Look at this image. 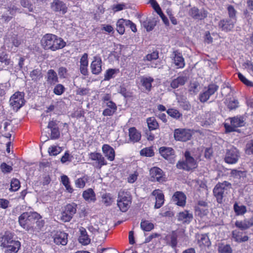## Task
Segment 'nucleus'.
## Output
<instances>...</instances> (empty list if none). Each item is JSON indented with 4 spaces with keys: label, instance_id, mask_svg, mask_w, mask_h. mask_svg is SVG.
Segmentation results:
<instances>
[{
    "label": "nucleus",
    "instance_id": "nucleus-28",
    "mask_svg": "<svg viewBox=\"0 0 253 253\" xmlns=\"http://www.w3.org/2000/svg\"><path fill=\"white\" fill-rule=\"evenodd\" d=\"M188 79L186 76H180L177 78L173 79L170 83V86L173 88H178L180 86L183 85Z\"/></svg>",
    "mask_w": 253,
    "mask_h": 253
},
{
    "label": "nucleus",
    "instance_id": "nucleus-7",
    "mask_svg": "<svg viewBox=\"0 0 253 253\" xmlns=\"http://www.w3.org/2000/svg\"><path fill=\"white\" fill-rule=\"evenodd\" d=\"M227 11L229 16L231 19L229 21L222 20V30L230 31L234 28V23L235 22L236 11L233 6L228 5L227 6Z\"/></svg>",
    "mask_w": 253,
    "mask_h": 253
},
{
    "label": "nucleus",
    "instance_id": "nucleus-45",
    "mask_svg": "<svg viewBox=\"0 0 253 253\" xmlns=\"http://www.w3.org/2000/svg\"><path fill=\"white\" fill-rule=\"evenodd\" d=\"M234 210L237 215H243L247 211L246 206L243 205L239 206L237 203H235L234 205Z\"/></svg>",
    "mask_w": 253,
    "mask_h": 253
},
{
    "label": "nucleus",
    "instance_id": "nucleus-29",
    "mask_svg": "<svg viewBox=\"0 0 253 253\" xmlns=\"http://www.w3.org/2000/svg\"><path fill=\"white\" fill-rule=\"evenodd\" d=\"M58 82L57 73L52 69L49 70L46 75V83L50 85H53Z\"/></svg>",
    "mask_w": 253,
    "mask_h": 253
},
{
    "label": "nucleus",
    "instance_id": "nucleus-63",
    "mask_svg": "<svg viewBox=\"0 0 253 253\" xmlns=\"http://www.w3.org/2000/svg\"><path fill=\"white\" fill-rule=\"evenodd\" d=\"M0 62L4 63L5 65H8L10 63V60L6 54H0Z\"/></svg>",
    "mask_w": 253,
    "mask_h": 253
},
{
    "label": "nucleus",
    "instance_id": "nucleus-30",
    "mask_svg": "<svg viewBox=\"0 0 253 253\" xmlns=\"http://www.w3.org/2000/svg\"><path fill=\"white\" fill-rule=\"evenodd\" d=\"M21 246L20 242L18 241H14L11 243L7 247H4L5 248V253H16L18 252Z\"/></svg>",
    "mask_w": 253,
    "mask_h": 253
},
{
    "label": "nucleus",
    "instance_id": "nucleus-52",
    "mask_svg": "<svg viewBox=\"0 0 253 253\" xmlns=\"http://www.w3.org/2000/svg\"><path fill=\"white\" fill-rule=\"evenodd\" d=\"M65 87L61 84H57L53 89V92L57 95H60L65 91Z\"/></svg>",
    "mask_w": 253,
    "mask_h": 253
},
{
    "label": "nucleus",
    "instance_id": "nucleus-64",
    "mask_svg": "<svg viewBox=\"0 0 253 253\" xmlns=\"http://www.w3.org/2000/svg\"><path fill=\"white\" fill-rule=\"evenodd\" d=\"M72 156H70L68 152L65 153L64 155L61 158V162L62 163H65L67 162H71L72 160Z\"/></svg>",
    "mask_w": 253,
    "mask_h": 253
},
{
    "label": "nucleus",
    "instance_id": "nucleus-11",
    "mask_svg": "<svg viewBox=\"0 0 253 253\" xmlns=\"http://www.w3.org/2000/svg\"><path fill=\"white\" fill-rule=\"evenodd\" d=\"M150 175L151 181L163 182L165 181L163 170L158 167H153L150 170Z\"/></svg>",
    "mask_w": 253,
    "mask_h": 253
},
{
    "label": "nucleus",
    "instance_id": "nucleus-57",
    "mask_svg": "<svg viewBox=\"0 0 253 253\" xmlns=\"http://www.w3.org/2000/svg\"><path fill=\"white\" fill-rule=\"evenodd\" d=\"M0 168L1 171L3 173L10 172L12 170V167L7 165L5 163H2L1 164Z\"/></svg>",
    "mask_w": 253,
    "mask_h": 253
},
{
    "label": "nucleus",
    "instance_id": "nucleus-46",
    "mask_svg": "<svg viewBox=\"0 0 253 253\" xmlns=\"http://www.w3.org/2000/svg\"><path fill=\"white\" fill-rule=\"evenodd\" d=\"M62 151L61 147L57 146H51L49 147L48 152L50 156H56Z\"/></svg>",
    "mask_w": 253,
    "mask_h": 253
},
{
    "label": "nucleus",
    "instance_id": "nucleus-53",
    "mask_svg": "<svg viewBox=\"0 0 253 253\" xmlns=\"http://www.w3.org/2000/svg\"><path fill=\"white\" fill-rule=\"evenodd\" d=\"M11 188L12 191H16L20 187L19 181L17 179H13L11 181Z\"/></svg>",
    "mask_w": 253,
    "mask_h": 253
},
{
    "label": "nucleus",
    "instance_id": "nucleus-39",
    "mask_svg": "<svg viewBox=\"0 0 253 253\" xmlns=\"http://www.w3.org/2000/svg\"><path fill=\"white\" fill-rule=\"evenodd\" d=\"M140 227L144 231H150L154 227V224L148 220H142L140 223Z\"/></svg>",
    "mask_w": 253,
    "mask_h": 253
},
{
    "label": "nucleus",
    "instance_id": "nucleus-19",
    "mask_svg": "<svg viewBox=\"0 0 253 253\" xmlns=\"http://www.w3.org/2000/svg\"><path fill=\"white\" fill-rule=\"evenodd\" d=\"M152 195L155 197L156 203L154 206L155 209L160 208L164 203V195L162 192L159 189L154 190Z\"/></svg>",
    "mask_w": 253,
    "mask_h": 253
},
{
    "label": "nucleus",
    "instance_id": "nucleus-54",
    "mask_svg": "<svg viewBox=\"0 0 253 253\" xmlns=\"http://www.w3.org/2000/svg\"><path fill=\"white\" fill-rule=\"evenodd\" d=\"M50 131V138L51 139H57L59 138L60 133L58 127L51 129Z\"/></svg>",
    "mask_w": 253,
    "mask_h": 253
},
{
    "label": "nucleus",
    "instance_id": "nucleus-21",
    "mask_svg": "<svg viewBox=\"0 0 253 253\" xmlns=\"http://www.w3.org/2000/svg\"><path fill=\"white\" fill-rule=\"evenodd\" d=\"M139 81L141 85L145 90L150 91L152 87V84L154 82V79L149 76H141L139 77Z\"/></svg>",
    "mask_w": 253,
    "mask_h": 253
},
{
    "label": "nucleus",
    "instance_id": "nucleus-62",
    "mask_svg": "<svg viewBox=\"0 0 253 253\" xmlns=\"http://www.w3.org/2000/svg\"><path fill=\"white\" fill-rule=\"evenodd\" d=\"M233 236L236 239L237 241L240 242H246L249 240V237L248 236H244L243 237H241L236 234V231H233Z\"/></svg>",
    "mask_w": 253,
    "mask_h": 253
},
{
    "label": "nucleus",
    "instance_id": "nucleus-55",
    "mask_svg": "<svg viewBox=\"0 0 253 253\" xmlns=\"http://www.w3.org/2000/svg\"><path fill=\"white\" fill-rule=\"evenodd\" d=\"M222 89H223V92L225 94V98L233 96L234 92L230 86L227 85L226 86H224Z\"/></svg>",
    "mask_w": 253,
    "mask_h": 253
},
{
    "label": "nucleus",
    "instance_id": "nucleus-17",
    "mask_svg": "<svg viewBox=\"0 0 253 253\" xmlns=\"http://www.w3.org/2000/svg\"><path fill=\"white\" fill-rule=\"evenodd\" d=\"M54 242L56 245H66L68 242V234L64 232L57 231L53 235Z\"/></svg>",
    "mask_w": 253,
    "mask_h": 253
},
{
    "label": "nucleus",
    "instance_id": "nucleus-33",
    "mask_svg": "<svg viewBox=\"0 0 253 253\" xmlns=\"http://www.w3.org/2000/svg\"><path fill=\"white\" fill-rule=\"evenodd\" d=\"M30 77L34 82H39L42 78V74L41 70L34 69L30 73Z\"/></svg>",
    "mask_w": 253,
    "mask_h": 253
},
{
    "label": "nucleus",
    "instance_id": "nucleus-38",
    "mask_svg": "<svg viewBox=\"0 0 253 253\" xmlns=\"http://www.w3.org/2000/svg\"><path fill=\"white\" fill-rule=\"evenodd\" d=\"M213 193L216 198L217 202L219 204L221 203V184L220 183L216 185L213 189Z\"/></svg>",
    "mask_w": 253,
    "mask_h": 253
},
{
    "label": "nucleus",
    "instance_id": "nucleus-50",
    "mask_svg": "<svg viewBox=\"0 0 253 253\" xmlns=\"http://www.w3.org/2000/svg\"><path fill=\"white\" fill-rule=\"evenodd\" d=\"M167 112L169 115L175 119L179 118L182 115L177 110L175 109H169Z\"/></svg>",
    "mask_w": 253,
    "mask_h": 253
},
{
    "label": "nucleus",
    "instance_id": "nucleus-51",
    "mask_svg": "<svg viewBox=\"0 0 253 253\" xmlns=\"http://www.w3.org/2000/svg\"><path fill=\"white\" fill-rule=\"evenodd\" d=\"M87 178L85 177L78 178L75 181L76 186L79 188H83L87 181Z\"/></svg>",
    "mask_w": 253,
    "mask_h": 253
},
{
    "label": "nucleus",
    "instance_id": "nucleus-15",
    "mask_svg": "<svg viewBox=\"0 0 253 253\" xmlns=\"http://www.w3.org/2000/svg\"><path fill=\"white\" fill-rule=\"evenodd\" d=\"M161 155L166 160L170 162L174 161L175 153L174 150L170 147H161L159 149Z\"/></svg>",
    "mask_w": 253,
    "mask_h": 253
},
{
    "label": "nucleus",
    "instance_id": "nucleus-27",
    "mask_svg": "<svg viewBox=\"0 0 253 253\" xmlns=\"http://www.w3.org/2000/svg\"><path fill=\"white\" fill-rule=\"evenodd\" d=\"M172 200L178 206L183 207L186 203V196L181 192H176L172 197Z\"/></svg>",
    "mask_w": 253,
    "mask_h": 253
},
{
    "label": "nucleus",
    "instance_id": "nucleus-43",
    "mask_svg": "<svg viewBox=\"0 0 253 253\" xmlns=\"http://www.w3.org/2000/svg\"><path fill=\"white\" fill-rule=\"evenodd\" d=\"M114 201V198L109 193H105L102 196V202L106 206H110Z\"/></svg>",
    "mask_w": 253,
    "mask_h": 253
},
{
    "label": "nucleus",
    "instance_id": "nucleus-12",
    "mask_svg": "<svg viewBox=\"0 0 253 253\" xmlns=\"http://www.w3.org/2000/svg\"><path fill=\"white\" fill-rule=\"evenodd\" d=\"M189 15L196 20H203L207 17L208 12L204 9H199L197 7H192L189 11Z\"/></svg>",
    "mask_w": 253,
    "mask_h": 253
},
{
    "label": "nucleus",
    "instance_id": "nucleus-24",
    "mask_svg": "<svg viewBox=\"0 0 253 253\" xmlns=\"http://www.w3.org/2000/svg\"><path fill=\"white\" fill-rule=\"evenodd\" d=\"M128 135L129 141L133 143L138 142L141 137V133L134 127L129 128Z\"/></svg>",
    "mask_w": 253,
    "mask_h": 253
},
{
    "label": "nucleus",
    "instance_id": "nucleus-34",
    "mask_svg": "<svg viewBox=\"0 0 253 253\" xmlns=\"http://www.w3.org/2000/svg\"><path fill=\"white\" fill-rule=\"evenodd\" d=\"M207 206V203L203 201H200L198 202V206L196 207L195 211L197 214L201 216L207 214L208 212L207 209H203L200 207L206 208Z\"/></svg>",
    "mask_w": 253,
    "mask_h": 253
},
{
    "label": "nucleus",
    "instance_id": "nucleus-23",
    "mask_svg": "<svg viewBox=\"0 0 253 253\" xmlns=\"http://www.w3.org/2000/svg\"><path fill=\"white\" fill-rule=\"evenodd\" d=\"M103 106L106 107L102 113V115L104 116H113L117 110V106L114 102L108 103V104H106Z\"/></svg>",
    "mask_w": 253,
    "mask_h": 253
},
{
    "label": "nucleus",
    "instance_id": "nucleus-59",
    "mask_svg": "<svg viewBox=\"0 0 253 253\" xmlns=\"http://www.w3.org/2000/svg\"><path fill=\"white\" fill-rule=\"evenodd\" d=\"M101 100L103 102L102 105H104L108 103H110L113 102L111 100V94L106 93L103 95L102 97Z\"/></svg>",
    "mask_w": 253,
    "mask_h": 253
},
{
    "label": "nucleus",
    "instance_id": "nucleus-25",
    "mask_svg": "<svg viewBox=\"0 0 253 253\" xmlns=\"http://www.w3.org/2000/svg\"><path fill=\"white\" fill-rule=\"evenodd\" d=\"M193 214L187 211L179 212L177 219L184 224H189L193 219Z\"/></svg>",
    "mask_w": 253,
    "mask_h": 253
},
{
    "label": "nucleus",
    "instance_id": "nucleus-56",
    "mask_svg": "<svg viewBox=\"0 0 253 253\" xmlns=\"http://www.w3.org/2000/svg\"><path fill=\"white\" fill-rule=\"evenodd\" d=\"M159 57V54L157 51H154L151 53L148 54L145 57V59L149 61L157 60Z\"/></svg>",
    "mask_w": 253,
    "mask_h": 253
},
{
    "label": "nucleus",
    "instance_id": "nucleus-13",
    "mask_svg": "<svg viewBox=\"0 0 253 253\" xmlns=\"http://www.w3.org/2000/svg\"><path fill=\"white\" fill-rule=\"evenodd\" d=\"M191 133L187 130L183 129H176L174 133L175 140L181 141H186L190 139Z\"/></svg>",
    "mask_w": 253,
    "mask_h": 253
},
{
    "label": "nucleus",
    "instance_id": "nucleus-16",
    "mask_svg": "<svg viewBox=\"0 0 253 253\" xmlns=\"http://www.w3.org/2000/svg\"><path fill=\"white\" fill-rule=\"evenodd\" d=\"M89 159L96 161L97 167L100 169L103 166L106 165L107 163L104 157L100 153L91 152L88 155Z\"/></svg>",
    "mask_w": 253,
    "mask_h": 253
},
{
    "label": "nucleus",
    "instance_id": "nucleus-22",
    "mask_svg": "<svg viewBox=\"0 0 253 253\" xmlns=\"http://www.w3.org/2000/svg\"><path fill=\"white\" fill-rule=\"evenodd\" d=\"M102 150L105 156L110 161L115 159V152L114 149L109 145L104 144L102 147Z\"/></svg>",
    "mask_w": 253,
    "mask_h": 253
},
{
    "label": "nucleus",
    "instance_id": "nucleus-4",
    "mask_svg": "<svg viewBox=\"0 0 253 253\" xmlns=\"http://www.w3.org/2000/svg\"><path fill=\"white\" fill-rule=\"evenodd\" d=\"M131 203L130 195L129 193L124 190L119 192L117 205L123 212H126L129 207Z\"/></svg>",
    "mask_w": 253,
    "mask_h": 253
},
{
    "label": "nucleus",
    "instance_id": "nucleus-5",
    "mask_svg": "<svg viewBox=\"0 0 253 253\" xmlns=\"http://www.w3.org/2000/svg\"><path fill=\"white\" fill-rule=\"evenodd\" d=\"M77 207L75 203L67 205L61 213L60 219L64 222L70 221L77 212Z\"/></svg>",
    "mask_w": 253,
    "mask_h": 253
},
{
    "label": "nucleus",
    "instance_id": "nucleus-41",
    "mask_svg": "<svg viewBox=\"0 0 253 253\" xmlns=\"http://www.w3.org/2000/svg\"><path fill=\"white\" fill-rule=\"evenodd\" d=\"M61 182L63 185L65 187L66 190L71 193L73 191V189L70 184L69 178L67 176L64 175L61 177Z\"/></svg>",
    "mask_w": 253,
    "mask_h": 253
},
{
    "label": "nucleus",
    "instance_id": "nucleus-36",
    "mask_svg": "<svg viewBox=\"0 0 253 253\" xmlns=\"http://www.w3.org/2000/svg\"><path fill=\"white\" fill-rule=\"evenodd\" d=\"M198 243L199 246L202 248L205 247H209L211 245L208 236L205 234L201 235L199 237Z\"/></svg>",
    "mask_w": 253,
    "mask_h": 253
},
{
    "label": "nucleus",
    "instance_id": "nucleus-1",
    "mask_svg": "<svg viewBox=\"0 0 253 253\" xmlns=\"http://www.w3.org/2000/svg\"><path fill=\"white\" fill-rule=\"evenodd\" d=\"M41 44L45 50L52 51L61 49L66 45L62 39L51 34L45 35L41 40Z\"/></svg>",
    "mask_w": 253,
    "mask_h": 253
},
{
    "label": "nucleus",
    "instance_id": "nucleus-47",
    "mask_svg": "<svg viewBox=\"0 0 253 253\" xmlns=\"http://www.w3.org/2000/svg\"><path fill=\"white\" fill-rule=\"evenodd\" d=\"M200 90V84L197 82L191 83L189 86V91L191 94H196Z\"/></svg>",
    "mask_w": 253,
    "mask_h": 253
},
{
    "label": "nucleus",
    "instance_id": "nucleus-60",
    "mask_svg": "<svg viewBox=\"0 0 253 253\" xmlns=\"http://www.w3.org/2000/svg\"><path fill=\"white\" fill-rule=\"evenodd\" d=\"M246 152L248 154H253V140L250 141L246 144Z\"/></svg>",
    "mask_w": 253,
    "mask_h": 253
},
{
    "label": "nucleus",
    "instance_id": "nucleus-20",
    "mask_svg": "<svg viewBox=\"0 0 253 253\" xmlns=\"http://www.w3.org/2000/svg\"><path fill=\"white\" fill-rule=\"evenodd\" d=\"M12 238L13 234L9 231H6L4 234H0V246L2 248L7 247L14 241Z\"/></svg>",
    "mask_w": 253,
    "mask_h": 253
},
{
    "label": "nucleus",
    "instance_id": "nucleus-49",
    "mask_svg": "<svg viewBox=\"0 0 253 253\" xmlns=\"http://www.w3.org/2000/svg\"><path fill=\"white\" fill-rule=\"evenodd\" d=\"M140 154L141 156L146 157H152L154 155V152L152 148L147 147L142 149Z\"/></svg>",
    "mask_w": 253,
    "mask_h": 253
},
{
    "label": "nucleus",
    "instance_id": "nucleus-44",
    "mask_svg": "<svg viewBox=\"0 0 253 253\" xmlns=\"http://www.w3.org/2000/svg\"><path fill=\"white\" fill-rule=\"evenodd\" d=\"M143 26L149 32L152 31L156 26V22L154 21L148 20H145L142 23Z\"/></svg>",
    "mask_w": 253,
    "mask_h": 253
},
{
    "label": "nucleus",
    "instance_id": "nucleus-31",
    "mask_svg": "<svg viewBox=\"0 0 253 253\" xmlns=\"http://www.w3.org/2000/svg\"><path fill=\"white\" fill-rule=\"evenodd\" d=\"M84 199L87 202H95L96 201V195L91 188H88L84 191L83 193Z\"/></svg>",
    "mask_w": 253,
    "mask_h": 253
},
{
    "label": "nucleus",
    "instance_id": "nucleus-48",
    "mask_svg": "<svg viewBox=\"0 0 253 253\" xmlns=\"http://www.w3.org/2000/svg\"><path fill=\"white\" fill-rule=\"evenodd\" d=\"M119 72L118 69H109L106 72L104 75V80L108 81L113 78L115 74Z\"/></svg>",
    "mask_w": 253,
    "mask_h": 253
},
{
    "label": "nucleus",
    "instance_id": "nucleus-61",
    "mask_svg": "<svg viewBox=\"0 0 253 253\" xmlns=\"http://www.w3.org/2000/svg\"><path fill=\"white\" fill-rule=\"evenodd\" d=\"M58 73L60 78H66L67 76V70L65 67H61L58 69Z\"/></svg>",
    "mask_w": 253,
    "mask_h": 253
},
{
    "label": "nucleus",
    "instance_id": "nucleus-26",
    "mask_svg": "<svg viewBox=\"0 0 253 253\" xmlns=\"http://www.w3.org/2000/svg\"><path fill=\"white\" fill-rule=\"evenodd\" d=\"M224 103L229 110H235L239 106L238 99L234 96L226 98Z\"/></svg>",
    "mask_w": 253,
    "mask_h": 253
},
{
    "label": "nucleus",
    "instance_id": "nucleus-42",
    "mask_svg": "<svg viewBox=\"0 0 253 253\" xmlns=\"http://www.w3.org/2000/svg\"><path fill=\"white\" fill-rule=\"evenodd\" d=\"M126 20L120 19L117 22L116 30L121 35H123L125 32V25L126 26Z\"/></svg>",
    "mask_w": 253,
    "mask_h": 253
},
{
    "label": "nucleus",
    "instance_id": "nucleus-32",
    "mask_svg": "<svg viewBox=\"0 0 253 253\" xmlns=\"http://www.w3.org/2000/svg\"><path fill=\"white\" fill-rule=\"evenodd\" d=\"M80 235L79 238V241L83 245H88L90 243V239L87 235L86 230L84 227L80 228Z\"/></svg>",
    "mask_w": 253,
    "mask_h": 253
},
{
    "label": "nucleus",
    "instance_id": "nucleus-58",
    "mask_svg": "<svg viewBox=\"0 0 253 253\" xmlns=\"http://www.w3.org/2000/svg\"><path fill=\"white\" fill-rule=\"evenodd\" d=\"M239 79L246 85L249 86H253V83L247 79L241 73L238 74Z\"/></svg>",
    "mask_w": 253,
    "mask_h": 253
},
{
    "label": "nucleus",
    "instance_id": "nucleus-6",
    "mask_svg": "<svg viewBox=\"0 0 253 253\" xmlns=\"http://www.w3.org/2000/svg\"><path fill=\"white\" fill-rule=\"evenodd\" d=\"M24 94L22 92H15L10 98V105L13 109L17 111L24 104Z\"/></svg>",
    "mask_w": 253,
    "mask_h": 253
},
{
    "label": "nucleus",
    "instance_id": "nucleus-9",
    "mask_svg": "<svg viewBox=\"0 0 253 253\" xmlns=\"http://www.w3.org/2000/svg\"><path fill=\"white\" fill-rule=\"evenodd\" d=\"M217 89L218 86L214 84H210L208 88H205V90L199 95V99L201 102H206L210 97L217 91Z\"/></svg>",
    "mask_w": 253,
    "mask_h": 253
},
{
    "label": "nucleus",
    "instance_id": "nucleus-3",
    "mask_svg": "<svg viewBox=\"0 0 253 253\" xmlns=\"http://www.w3.org/2000/svg\"><path fill=\"white\" fill-rule=\"evenodd\" d=\"M184 157L185 161H178L177 163L176 167L178 169L188 171L197 167V163L189 151L185 152Z\"/></svg>",
    "mask_w": 253,
    "mask_h": 253
},
{
    "label": "nucleus",
    "instance_id": "nucleus-10",
    "mask_svg": "<svg viewBox=\"0 0 253 253\" xmlns=\"http://www.w3.org/2000/svg\"><path fill=\"white\" fill-rule=\"evenodd\" d=\"M239 153L238 150L234 147H231L227 150L225 157V161L228 164H235L239 159Z\"/></svg>",
    "mask_w": 253,
    "mask_h": 253
},
{
    "label": "nucleus",
    "instance_id": "nucleus-18",
    "mask_svg": "<svg viewBox=\"0 0 253 253\" xmlns=\"http://www.w3.org/2000/svg\"><path fill=\"white\" fill-rule=\"evenodd\" d=\"M102 60L99 56H95L90 65L91 72L93 74L98 75L102 71Z\"/></svg>",
    "mask_w": 253,
    "mask_h": 253
},
{
    "label": "nucleus",
    "instance_id": "nucleus-14",
    "mask_svg": "<svg viewBox=\"0 0 253 253\" xmlns=\"http://www.w3.org/2000/svg\"><path fill=\"white\" fill-rule=\"evenodd\" d=\"M170 58L177 68H183L185 66L184 58L182 56V53L178 50L173 51L170 55Z\"/></svg>",
    "mask_w": 253,
    "mask_h": 253
},
{
    "label": "nucleus",
    "instance_id": "nucleus-2",
    "mask_svg": "<svg viewBox=\"0 0 253 253\" xmlns=\"http://www.w3.org/2000/svg\"><path fill=\"white\" fill-rule=\"evenodd\" d=\"M40 218V215L36 212H25L19 217L18 221L22 228L29 230L35 221Z\"/></svg>",
    "mask_w": 253,
    "mask_h": 253
},
{
    "label": "nucleus",
    "instance_id": "nucleus-8",
    "mask_svg": "<svg viewBox=\"0 0 253 253\" xmlns=\"http://www.w3.org/2000/svg\"><path fill=\"white\" fill-rule=\"evenodd\" d=\"M50 8L52 11L61 15L65 14L68 10L66 3L60 0H53L50 3Z\"/></svg>",
    "mask_w": 253,
    "mask_h": 253
},
{
    "label": "nucleus",
    "instance_id": "nucleus-35",
    "mask_svg": "<svg viewBox=\"0 0 253 253\" xmlns=\"http://www.w3.org/2000/svg\"><path fill=\"white\" fill-rule=\"evenodd\" d=\"M177 235L175 231L167 236L168 244L172 248H176L177 244Z\"/></svg>",
    "mask_w": 253,
    "mask_h": 253
},
{
    "label": "nucleus",
    "instance_id": "nucleus-40",
    "mask_svg": "<svg viewBox=\"0 0 253 253\" xmlns=\"http://www.w3.org/2000/svg\"><path fill=\"white\" fill-rule=\"evenodd\" d=\"M147 123L150 130H155L159 127V124L156 119L154 117H150L147 119Z\"/></svg>",
    "mask_w": 253,
    "mask_h": 253
},
{
    "label": "nucleus",
    "instance_id": "nucleus-37",
    "mask_svg": "<svg viewBox=\"0 0 253 253\" xmlns=\"http://www.w3.org/2000/svg\"><path fill=\"white\" fill-rule=\"evenodd\" d=\"M230 119L231 124L234 127H241L245 125V120L242 117H235Z\"/></svg>",
    "mask_w": 253,
    "mask_h": 253
}]
</instances>
